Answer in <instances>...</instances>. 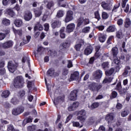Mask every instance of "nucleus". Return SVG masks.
<instances>
[{"instance_id":"35","label":"nucleus","mask_w":131,"mask_h":131,"mask_svg":"<svg viewBox=\"0 0 131 131\" xmlns=\"http://www.w3.org/2000/svg\"><path fill=\"white\" fill-rule=\"evenodd\" d=\"M13 32L15 33V35H19V36H22V30H16L13 29Z\"/></svg>"},{"instance_id":"53","label":"nucleus","mask_w":131,"mask_h":131,"mask_svg":"<svg viewBox=\"0 0 131 131\" xmlns=\"http://www.w3.org/2000/svg\"><path fill=\"white\" fill-rule=\"evenodd\" d=\"M33 119V118L31 117H29L26 120H24L23 123H24V122H27V123H29V122H32Z\"/></svg>"},{"instance_id":"4","label":"nucleus","mask_w":131,"mask_h":131,"mask_svg":"<svg viewBox=\"0 0 131 131\" xmlns=\"http://www.w3.org/2000/svg\"><path fill=\"white\" fill-rule=\"evenodd\" d=\"M18 66H19L18 63L13 62L12 60H10L8 63L7 67L10 72H11V73H14V72L17 70Z\"/></svg>"},{"instance_id":"61","label":"nucleus","mask_w":131,"mask_h":131,"mask_svg":"<svg viewBox=\"0 0 131 131\" xmlns=\"http://www.w3.org/2000/svg\"><path fill=\"white\" fill-rule=\"evenodd\" d=\"M44 27L45 31H49V29L50 28V25L49 24H44Z\"/></svg>"},{"instance_id":"24","label":"nucleus","mask_w":131,"mask_h":131,"mask_svg":"<svg viewBox=\"0 0 131 131\" xmlns=\"http://www.w3.org/2000/svg\"><path fill=\"white\" fill-rule=\"evenodd\" d=\"M69 46H70V44L68 42H64L60 45L59 49L60 50H64V49L68 48Z\"/></svg>"},{"instance_id":"54","label":"nucleus","mask_w":131,"mask_h":131,"mask_svg":"<svg viewBox=\"0 0 131 131\" xmlns=\"http://www.w3.org/2000/svg\"><path fill=\"white\" fill-rule=\"evenodd\" d=\"M105 28V27L104 26H99L96 27V29L99 30V31H103Z\"/></svg>"},{"instance_id":"44","label":"nucleus","mask_w":131,"mask_h":131,"mask_svg":"<svg viewBox=\"0 0 131 131\" xmlns=\"http://www.w3.org/2000/svg\"><path fill=\"white\" fill-rule=\"evenodd\" d=\"M128 115V111L126 110H124L121 112L122 117H126Z\"/></svg>"},{"instance_id":"16","label":"nucleus","mask_w":131,"mask_h":131,"mask_svg":"<svg viewBox=\"0 0 131 131\" xmlns=\"http://www.w3.org/2000/svg\"><path fill=\"white\" fill-rule=\"evenodd\" d=\"M79 77V73L78 72H75L74 73V74L71 75L70 81H73V80H76V79H78Z\"/></svg>"},{"instance_id":"27","label":"nucleus","mask_w":131,"mask_h":131,"mask_svg":"<svg viewBox=\"0 0 131 131\" xmlns=\"http://www.w3.org/2000/svg\"><path fill=\"white\" fill-rule=\"evenodd\" d=\"M100 105L99 102H94L91 105H89L88 107L91 110H93V109H96V108H98Z\"/></svg>"},{"instance_id":"10","label":"nucleus","mask_w":131,"mask_h":131,"mask_svg":"<svg viewBox=\"0 0 131 131\" xmlns=\"http://www.w3.org/2000/svg\"><path fill=\"white\" fill-rule=\"evenodd\" d=\"M102 75H103V72L100 70L96 71L93 74V77L95 79H100L102 78Z\"/></svg>"},{"instance_id":"43","label":"nucleus","mask_w":131,"mask_h":131,"mask_svg":"<svg viewBox=\"0 0 131 131\" xmlns=\"http://www.w3.org/2000/svg\"><path fill=\"white\" fill-rule=\"evenodd\" d=\"M95 17L96 19H97V21H99L101 19V16H100V14L99 13V11H97L94 13Z\"/></svg>"},{"instance_id":"60","label":"nucleus","mask_w":131,"mask_h":131,"mask_svg":"<svg viewBox=\"0 0 131 131\" xmlns=\"http://www.w3.org/2000/svg\"><path fill=\"white\" fill-rule=\"evenodd\" d=\"M6 38V34L3 33H0V40H3Z\"/></svg>"},{"instance_id":"39","label":"nucleus","mask_w":131,"mask_h":131,"mask_svg":"<svg viewBox=\"0 0 131 131\" xmlns=\"http://www.w3.org/2000/svg\"><path fill=\"white\" fill-rule=\"evenodd\" d=\"M109 17V15L107 12H103L102 13V19H104V20H106V19H108Z\"/></svg>"},{"instance_id":"56","label":"nucleus","mask_w":131,"mask_h":131,"mask_svg":"<svg viewBox=\"0 0 131 131\" xmlns=\"http://www.w3.org/2000/svg\"><path fill=\"white\" fill-rule=\"evenodd\" d=\"M109 66V62H103L102 64V68L105 69V68H108Z\"/></svg>"},{"instance_id":"5","label":"nucleus","mask_w":131,"mask_h":131,"mask_svg":"<svg viewBox=\"0 0 131 131\" xmlns=\"http://www.w3.org/2000/svg\"><path fill=\"white\" fill-rule=\"evenodd\" d=\"M90 24V19L86 17H79L77 20V27H80V26H85Z\"/></svg>"},{"instance_id":"52","label":"nucleus","mask_w":131,"mask_h":131,"mask_svg":"<svg viewBox=\"0 0 131 131\" xmlns=\"http://www.w3.org/2000/svg\"><path fill=\"white\" fill-rule=\"evenodd\" d=\"M116 36L118 38H121V37H122V32H121V31L117 32Z\"/></svg>"},{"instance_id":"19","label":"nucleus","mask_w":131,"mask_h":131,"mask_svg":"<svg viewBox=\"0 0 131 131\" xmlns=\"http://www.w3.org/2000/svg\"><path fill=\"white\" fill-rule=\"evenodd\" d=\"M24 19L26 21H30V20H31V19H32V13L30 12H27L25 14Z\"/></svg>"},{"instance_id":"21","label":"nucleus","mask_w":131,"mask_h":131,"mask_svg":"<svg viewBox=\"0 0 131 131\" xmlns=\"http://www.w3.org/2000/svg\"><path fill=\"white\" fill-rule=\"evenodd\" d=\"M130 67L129 66H127L125 67L124 71L122 74V75L124 76V77H126V76H127L128 72L130 71Z\"/></svg>"},{"instance_id":"8","label":"nucleus","mask_w":131,"mask_h":131,"mask_svg":"<svg viewBox=\"0 0 131 131\" xmlns=\"http://www.w3.org/2000/svg\"><path fill=\"white\" fill-rule=\"evenodd\" d=\"M101 7L103 8L104 10L106 11H111L113 6H112V3L111 2H103L101 3Z\"/></svg>"},{"instance_id":"18","label":"nucleus","mask_w":131,"mask_h":131,"mask_svg":"<svg viewBox=\"0 0 131 131\" xmlns=\"http://www.w3.org/2000/svg\"><path fill=\"white\" fill-rule=\"evenodd\" d=\"M43 30V27H42L41 24L39 23V22L37 23V24L35 25V27L34 28V31H36V30H39V31H40Z\"/></svg>"},{"instance_id":"59","label":"nucleus","mask_w":131,"mask_h":131,"mask_svg":"<svg viewBox=\"0 0 131 131\" xmlns=\"http://www.w3.org/2000/svg\"><path fill=\"white\" fill-rule=\"evenodd\" d=\"M1 122L2 124H9V121H8L4 119H1Z\"/></svg>"},{"instance_id":"55","label":"nucleus","mask_w":131,"mask_h":131,"mask_svg":"<svg viewBox=\"0 0 131 131\" xmlns=\"http://www.w3.org/2000/svg\"><path fill=\"white\" fill-rule=\"evenodd\" d=\"M33 86V81H28L27 86L28 89L31 90V88Z\"/></svg>"},{"instance_id":"23","label":"nucleus","mask_w":131,"mask_h":131,"mask_svg":"<svg viewBox=\"0 0 131 131\" xmlns=\"http://www.w3.org/2000/svg\"><path fill=\"white\" fill-rule=\"evenodd\" d=\"M116 30V27L115 25H112L110 26L106 29V32L110 33V32H114Z\"/></svg>"},{"instance_id":"38","label":"nucleus","mask_w":131,"mask_h":131,"mask_svg":"<svg viewBox=\"0 0 131 131\" xmlns=\"http://www.w3.org/2000/svg\"><path fill=\"white\" fill-rule=\"evenodd\" d=\"M64 28H62L60 30V37H61V38H65V37H66V34L64 33Z\"/></svg>"},{"instance_id":"6","label":"nucleus","mask_w":131,"mask_h":131,"mask_svg":"<svg viewBox=\"0 0 131 131\" xmlns=\"http://www.w3.org/2000/svg\"><path fill=\"white\" fill-rule=\"evenodd\" d=\"M102 84L101 83H96L95 82L91 83L89 86V88L91 91H93V92H98L100 91L101 89H102Z\"/></svg>"},{"instance_id":"64","label":"nucleus","mask_w":131,"mask_h":131,"mask_svg":"<svg viewBox=\"0 0 131 131\" xmlns=\"http://www.w3.org/2000/svg\"><path fill=\"white\" fill-rule=\"evenodd\" d=\"M97 131H106V128L103 125L100 126Z\"/></svg>"},{"instance_id":"45","label":"nucleus","mask_w":131,"mask_h":131,"mask_svg":"<svg viewBox=\"0 0 131 131\" xmlns=\"http://www.w3.org/2000/svg\"><path fill=\"white\" fill-rule=\"evenodd\" d=\"M82 44L81 43H79L75 46V50L78 51H80V49L81 48V46Z\"/></svg>"},{"instance_id":"51","label":"nucleus","mask_w":131,"mask_h":131,"mask_svg":"<svg viewBox=\"0 0 131 131\" xmlns=\"http://www.w3.org/2000/svg\"><path fill=\"white\" fill-rule=\"evenodd\" d=\"M51 14V13H50L49 11H46V12L45 13V14L43 16L42 20L43 21H46V18H47V17H48V16H50Z\"/></svg>"},{"instance_id":"31","label":"nucleus","mask_w":131,"mask_h":131,"mask_svg":"<svg viewBox=\"0 0 131 131\" xmlns=\"http://www.w3.org/2000/svg\"><path fill=\"white\" fill-rule=\"evenodd\" d=\"M55 70L54 69H50L47 72V75L48 76H54L55 75Z\"/></svg>"},{"instance_id":"11","label":"nucleus","mask_w":131,"mask_h":131,"mask_svg":"<svg viewBox=\"0 0 131 131\" xmlns=\"http://www.w3.org/2000/svg\"><path fill=\"white\" fill-rule=\"evenodd\" d=\"M77 90H73L71 92L69 99L71 101H76L77 100Z\"/></svg>"},{"instance_id":"57","label":"nucleus","mask_w":131,"mask_h":131,"mask_svg":"<svg viewBox=\"0 0 131 131\" xmlns=\"http://www.w3.org/2000/svg\"><path fill=\"white\" fill-rule=\"evenodd\" d=\"M117 92H116V91H113L112 93V98H113V99H114L115 98H116L117 97Z\"/></svg>"},{"instance_id":"50","label":"nucleus","mask_w":131,"mask_h":131,"mask_svg":"<svg viewBox=\"0 0 131 131\" xmlns=\"http://www.w3.org/2000/svg\"><path fill=\"white\" fill-rule=\"evenodd\" d=\"M114 58V62L115 64H116L117 65H119L120 63V59L117 58V56L116 57H113Z\"/></svg>"},{"instance_id":"17","label":"nucleus","mask_w":131,"mask_h":131,"mask_svg":"<svg viewBox=\"0 0 131 131\" xmlns=\"http://www.w3.org/2000/svg\"><path fill=\"white\" fill-rule=\"evenodd\" d=\"M113 119H114V115L113 114H110L105 117V120L107 121L108 123L112 122Z\"/></svg>"},{"instance_id":"36","label":"nucleus","mask_w":131,"mask_h":131,"mask_svg":"<svg viewBox=\"0 0 131 131\" xmlns=\"http://www.w3.org/2000/svg\"><path fill=\"white\" fill-rule=\"evenodd\" d=\"M27 129L29 131H34L36 129V125H32L28 126Z\"/></svg>"},{"instance_id":"63","label":"nucleus","mask_w":131,"mask_h":131,"mask_svg":"<svg viewBox=\"0 0 131 131\" xmlns=\"http://www.w3.org/2000/svg\"><path fill=\"white\" fill-rule=\"evenodd\" d=\"M6 73V69L5 68H2V69H0V75H4Z\"/></svg>"},{"instance_id":"40","label":"nucleus","mask_w":131,"mask_h":131,"mask_svg":"<svg viewBox=\"0 0 131 131\" xmlns=\"http://www.w3.org/2000/svg\"><path fill=\"white\" fill-rule=\"evenodd\" d=\"M54 2L53 1L49 2L47 5V7L48 9H51V8H53V7H54Z\"/></svg>"},{"instance_id":"1","label":"nucleus","mask_w":131,"mask_h":131,"mask_svg":"<svg viewBox=\"0 0 131 131\" xmlns=\"http://www.w3.org/2000/svg\"><path fill=\"white\" fill-rule=\"evenodd\" d=\"M77 115V119L83 123L85 120L86 119V112L84 110H81L80 111H77L76 112Z\"/></svg>"},{"instance_id":"62","label":"nucleus","mask_w":131,"mask_h":131,"mask_svg":"<svg viewBox=\"0 0 131 131\" xmlns=\"http://www.w3.org/2000/svg\"><path fill=\"white\" fill-rule=\"evenodd\" d=\"M10 4V0H3V5L4 6H7Z\"/></svg>"},{"instance_id":"26","label":"nucleus","mask_w":131,"mask_h":131,"mask_svg":"<svg viewBox=\"0 0 131 131\" xmlns=\"http://www.w3.org/2000/svg\"><path fill=\"white\" fill-rule=\"evenodd\" d=\"M112 53L113 56V58H116L117 55L118 54V48L116 47H114L112 49Z\"/></svg>"},{"instance_id":"48","label":"nucleus","mask_w":131,"mask_h":131,"mask_svg":"<svg viewBox=\"0 0 131 131\" xmlns=\"http://www.w3.org/2000/svg\"><path fill=\"white\" fill-rule=\"evenodd\" d=\"M118 8H119V4L115 5L112 9L113 13H115V12H117Z\"/></svg>"},{"instance_id":"2","label":"nucleus","mask_w":131,"mask_h":131,"mask_svg":"<svg viewBox=\"0 0 131 131\" xmlns=\"http://www.w3.org/2000/svg\"><path fill=\"white\" fill-rule=\"evenodd\" d=\"M24 84V79L21 76H17L14 79L13 82V85L16 89H19V88H22Z\"/></svg>"},{"instance_id":"42","label":"nucleus","mask_w":131,"mask_h":131,"mask_svg":"<svg viewBox=\"0 0 131 131\" xmlns=\"http://www.w3.org/2000/svg\"><path fill=\"white\" fill-rule=\"evenodd\" d=\"M7 130L8 131H19V130L14 128V126H13L12 125H9L8 126Z\"/></svg>"},{"instance_id":"49","label":"nucleus","mask_w":131,"mask_h":131,"mask_svg":"<svg viewBox=\"0 0 131 131\" xmlns=\"http://www.w3.org/2000/svg\"><path fill=\"white\" fill-rule=\"evenodd\" d=\"M23 63H25V62H27L29 65L30 64V60L28 57H24L22 59Z\"/></svg>"},{"instance_id":"3","label":"nucleus","mask_w":131,"mask_h":131,"mask_svg":"<svg viewBox=\"0 0 131 131\" xmlns=\"http://www.w3.org/2000/svg\"><path fill=\"white\" fill-rule=\"evenodd\" d=\"M114 73V69L112 68L108 71H105V74L106 77L103 80L102 83H108V82H111L112 81V78L109 77L112 75Z\"/></svg>"},{"instance_id":"41","label":"nucleus","mask_w":131,"mask_h":131,"mask_svg":"<svg viewBox=\"0 0 131 131\" xmlns=\"http://www.w3.org/2000/svg\"><path fill=\"white\" fill-rule=\"evenodd\" d=\"M57 17L58 18H61V17H63L64 16V12L62 10H59L57 12Z\"/></svg>"},{"instance_id":"30","label":"nucleus","mask_w":131,"mask_h":131,"mask_svg":"<svg viewBox=\"0 0 131 131\" xmlns=\"http://www.w3.org/2000/svg\"><path fill=\"white\" fill-rule=\"evenodd\" d=\"M2 98H8L9 96H10V91L8 90H5L3 92L2 95H1Z\"/></svg>"},{"instance_id":"29","label":"nucleus","mask_w":131,"mask_h":131,"mask_svg":"<svg viewBox=\"0 0 131 131\" xmlns=\"http://www.w3.org/2000/svg\"><path fill=\"white\" fill-rule=\"evenodd\" d=\"M6 14H8V15H9L11 17H14L15 16V12L13 11V10L11 9H7L5 10Z\"/></svg>"},{"instance_id":"9","label":"nucleus","mask_w":131,"mask_h":131,"mask_svg":"<svg viewBox=\"0 0 131 131\" xmlns=\"http://www.w3.org/2000/svg\"><path fill=\"white\" fill-rule=\"evenodd\" d=\"M73 20V12L72 11H69L67 13V15L65 18L66 23H68L70 21Z\"/></svg>"},{"instance_id":"46","label":"nucleus","mask_w":131,"mask_h":131,"mask_svg":"<svg viewBox=\"0 0 131 131\" xmlns=\"http://www.w3.org/2000/svg\"><path fill=\"white\" fill-rule=\"evenodd\" d=\"M90 29L91 28H90V27H85L82 30V32H83L84 33H88V32H90Z\"/></svg>"},{"instance_id":"20","label":"nucleus","mask_w":131,"mask_h":131,"mask_svg":"<svg viewBox=\"0 0 131 131\" xmlns=\"http://www.w3.org/2000/svg\"><path fill=\"white\" fill-rule=\"evenodd\" d=\"M98 38L100 42H104L106 40V38H107V36L104 34L100 33Z\"/></svg>"},{"instance_id":"33","label":"nucleus","mask_w":131,"mask_h":131,"mask_svg":"<svg viewBox=\"0 0 131 131\" xmlns=\"http://www.w3.org/2000/svg\"><path fill=\"white\" fill-rule=\"evenodd\" d=\"M34 12L35 17H39L41 15L42 11L38 9H34Z\"/></svg>"},{"instance_id":"13","label":"nucleus","mask_w":131,"mask_h":131,"mask_svg":"<svg viewBox=\"0 0 131 131\" xmlns=\"http://www.w3.org/2000/svg\"><path fill=\"white\" fill-rule=\"evenodd\" d=\"M74 29H75V24L74 23L70 24L67 26L66 32L67 33H71Z\"/></svg>"},{"instance_id":"47","label":"nucleus","mask_w":131,"mask_h":131,"mask_svg":"<svg viewBox=\"0 0 131 131\" xmlns=\"http://www.w3.org/2000/svg\"><path fill=\"white\" fill-rule=\"evenodd\" d=\"M73 107L75 110L76 108H78V106H79V102L77 101H75L73 102V104L72 105Z\"/></svg>"},{"instance_id":"58","label":"nucleus","mask_w":131,"mask_h":131,"mask_svg":"<svg viewBox=\"0 0 131 131\" xmlns=\"http://www.w3.org/2000/svg\"><path fill=\"white\" fill-rule=\"evenodd\" d=\"M128 0H122V8H125Z\"/></svg>"},{"instance_id":"25","label":"nucleus","mask_w":131,"mask_h":131,"mask_svg":"<svg viewBox=\"0 0 131 131\" xmlns=\"http://www.w3.org/2000/svg\"><path fill=\"white\" fill-rule=\"evenodd\" d=\"M51 26L53 29L56 28V27H60L61 26V22L58 20H55L52 24Z\"/></svg>"},{"instance_id":"7","label":"nucleus","mask_w":131,"mask_h":131,"mask_svg":"<svg viewBox=\"0 0 131 131\" xmlns=\"http://www.w3.org/2000/svg\"><path fill=\"white\" fill-rule=\"evenodd\" d=\"M25 110V109L23 106H19L16 108H14L12 111V114L15 116H17V115H20V114H21V113L24 112Z\"/></svg>"},{"instance_id":"32","label":"nucleus","mask_w":131,"mask_h":131,"mask_svg":"<svg viewBox=\"0 0 131 131\" xmlns=\"http://www.w3.org/2000/svg\"><path fill=\"white\" fill-rule=\"evenodd\" d=\"M11 103L13 105H18L19 104V100L16 97H13L11 100Z\"/></svg>"},{"instance_id":"28","label":"nucleus","mask_w":131,"mask_h":131,"mask_svg":"<svg viewBox=\"0 0 131 131\" xmlns=\"http://www.w3.org/2000/svg\"><path fill=\"white\" fill-rule=\"evenodd\" d=\"M15 26L16 27H20L22 26V25L23 24V21H22V19H15L14 22Z\"/></svg>"},{"instance_id":"15","label":"nucleus","mask_w":131,"mask_h":131,"mask_svg":"<svg viewBox=\"0 0 131 131\" xmlns=\"http://www.w3.org/2000/svg\"><path fill=\"white\" fill-rule=\"evenodd\" d=\"M92 52H93V47H92V45H89L84 50V53L85 54V55L89 56V55H90V54H92Z\"/></svg>"},{"instance_id":"37","label":"nucleus","mask_w":131,"mask_h":131,"mask_svg":"<svg viewBox=\"0 0 131 131\" xmlns=\"http://www.w3.org/2000/svg\"><path fill=\"white\" fill-rule=\"evenodd\" d=\"M131 22H130V19L128 18H126L125 20V27L127 28L129 27L130 26Z\"/></svg>"},{"instance_id":"34","label":"nucleus","mask_w":131,"mask_h":131,"mask_svg":"<svg viewBox=\"0 0 131 131\" xmlns=\"http://www.w3.org/2000/svg\"><path fill=\"white\" fill-rule=\"evenodd\" d=\"M10 23L11 21L7 18H4L2 20V24H3L4 25H6V26L10 25Z\"/></svg>"},{"instance_id":"22","label":"nucleus","mask_w":131,"mask_h":131,"mask_svg":"<svg viewBox=\"0 0 131 131\" xmlns=\"http://www.w3.org/2000/svg\"><path fill=\"white\" fill-rule=\"evenodd\" d=\"M43 52H45V49L42 47H40L38 48L37 53H35V56H37V57H38V56L42 55Z\"/></svg>"},{"instance_id":"12","label":"nucleus","mask_w":131,"mask_h":131,"mask_svg":"<svg viewBox=\"0 0 131 131\" xmlns=\"http://www.w3.org/2000/svg\"><path fill=\"white\" fill-rule=\"evenodd\" d=\"M13 45L14 42H13V41L9 40L4 43H2V48L3 49H10V48H12V47H13Z\"/></svg>"},{"instance_id":"14","label":"nucleus","mask_w":131,"mask_h":131,"mask_svg":"<svg viewBox=\"0 0 131 131\" xmlns=\"http://www.w3.org/2000/svg\"><path fill=\"white\" fill-rule=\"evenodd\" d=\"M64 98L65 96L64 95H62V96H59L54 99L53 103L55 104V105H57V104H58V103H62L64 102Z\"/></svg>"}]
</instances>
